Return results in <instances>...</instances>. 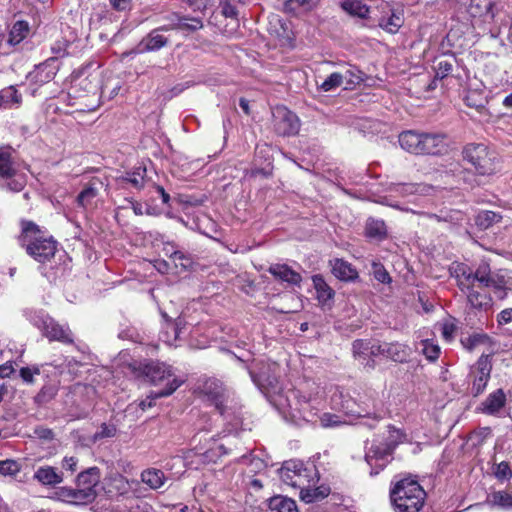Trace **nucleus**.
Returning a JSON list of instances; mask_svg holds the SVG:
<instances>
[{"label": "nucleus", "instance_id": "obj_38", "mask_svg": "<svg viewBox=\"0 0 512 512\" xmlns=\"http://www.w3.org/2000/svg\"><path fill=\"white\" fill-rule=\"evenodd\" d=\"M342 84L345 82V89L352 90L363 82V73L355 66H350L341 73Z\"/></svg>", "mask_w": 512, "mask_h": 512}, {"label": "nucleus", "instance_id": "obj_6", "mask_svg": "<svg viewBox=\"0 0 512 512\" xmlns=\"http://www.w3.org/2000/svg\"><path fill=\"white\" fill-rule=\"evenodd\" d=\"M15 150L10 146L0 147V178L6 181L11 192H21L27 184V176L18 170L14 161Z\"/></svg>", "mask_w": 512, "mask_h": 512}, {"label": "nucleus", "instance_id": "obj_53", "mask_svg": "<svg viewBox=\"0 0 512 512\" xmlns=\"http://www.w3.org/2000/svg\"><path fill=\"white\" fill-rule=\"evenodd\" d=\"M117 433V427L114 424L102 423L99 430L94 434V440L112 438Z\"/></svg>", "mask_w": 512, "mask_h": 512}, {"label": "nucleus", "instance_id": "obj_31", "mask_svg": "<svg viewBox=\"0 0 512 512\" xmlns=\"http://www.w3.org/2000/svg\"><path fill=\"white\" fill-rule=\"evenodd\" d=\"M454 273L457 285L462 292H465L467 288L474 286L473 271L468 265L464 263L458 264Z\"/></svg>", "mask_w": 512, "mask_h": 512}, {"label": "nucleus", "instance_id": "obj_3", "mask_svg": "<svg viewBox=\"0 0 512 512\" xmlns=\"http://www.w3.org/2000/svg\"><path fill=\"white\" fill-rule=\"evenodd\" d=\"M131 367L138 378H142L152 385L157 386L165 382L163 389L151 393L152 399L170 396L182 384V381L173 375L171 367L163 362L150 360L131 365Z\"/></svg>", "mask_w": 512, "mask_h": 512}, {"label": "nucleus", "instance_id": "obj_58", "mask_svg": "<svg viewBox=\"0 0 512 512\" xmlns=\"http://www.w3.org/2000/svg\"><path fill=\"white\" fill-rule=\"evenodd\" d=\"M78 459L74 456L64 457L62 461V468L65 470H69L71 472H75L77 469Z\"/></svg>", "mask_w": 512, "mask_h": 512}, {"label": "nucleus", "instance_id": "obj_16", "mask_svg": "<svg viewBox=\"0 0 512 512\" xmlns=\"http://www.w3.org/2000/svg\"><path fill=\"white\" fill-rule=\"evenodd\" d=\"M329 263L332 274L341 281L352 282L359 277L357 269L342 258H335Z\"/></svg>", "mask_w": 512, "mask_h": 512}, {"label": "nucleus", "instance_id": "obj_44", "mask_svg": "<svg viewBox=\"0 0 512 512\" xmlns=\"http://www.w3.org/2000/svg\"><path fill=\"white\" fill-rule=\"evenodd\" d=\"M319 0H287L284 4L286 11H294L301 8L303 11H309L318 4Z\"/></svg>", "mask_w": 512, "mask_h": 512}, {"label": "nucleus", "instance_id": "obj_4", "mask_svg": "<svg viewBox=\"0 0 512 512\" xmlns=\"http://www.w3.org/2000/svg\"><path fill=\"white\" fill-rule=\"evenodd\" d=\"M462 159L478 176H491L498 172L501 159L495 149L485 143H467L462 148Z\"/></svg>", "mask_w": 512, "mask_h": 512}, {"label": "nucleus", "instance_id": "obj_48", "mask_svg": "<svg viewBox=\"0 0 512 512\" xmlns=\"http://www.w3.org/2000/svg\"><path fill=\"white\" fill-rule=\"evenodd\" d=\"M57 393V389L53 385H44L35 396V401L39 404L47 403L52 400Z\"/></svg>", "mask_w": 512, "mask_h": 512}, {"label": "nucleus", "instance_id": "obj_39", "mask_svg": "<svg viewBox=\"0 0 512 512\" xmlns=\"http://www.w3.org/2000/svg\"><path fill=\"white\" fill-rule=\"evenodd\" d=\"M502 220V216L494 211H481L475 217V224L481 230H486L492 227L494 224L499 223Z\"/></svg>", "mask_w": 512, "mask_h": 512}, {"label": "nucleus", "instance_id": "obj_34", "mask_svg": "<svg viewBox=\"0 0 512 512\" xmlns=\"http://www.w3.org/2000/svg\"><path fill=\"white\" fill-rule=\"evenodd\" d=\"M269 508L277 512H298L296 502L288 497L276 495L269 499Z\"/></svg>", "mask_w": 512, "mask_h": 512}, {"label": "nucleus", "instance_id": "obj_46", "mask_svg": "<svg viewBox=\"0 0 512 512\" xmlns=\"http://www.w3.org/2000/svg\"><path fill=\"white\" fill-rule=\"evenodd\" d=\"M40 375V367L37 365L22 367L19 370V376L25 384L35 383V376Z\"/></svg>", "mask_w": 512, "mask_h": 512}, {"label": "nucleus", "instance_id": "obj_27", "mask_svg": "<svg viewBox=\"0 0 512 512\" xmlns=\"http://www.w3.org/2000/svg\"><path fill=\"white\" fill-rule=\"evenodd\" d=\"M506 404V395L502 389H497L488 395L485 401L482 403L483 412L488 415L498 413Z\"/></svg>", "mask_w": 512, "mask_h": 512}, {"label": "nucleus", "instance_id": "obj_56", "mask_svg": "<svg viewBox=\"0 0 512 512\" xmlns=\"http://www.w3.org/2000/svg\"><path fill=\"white\" fill-rule=\"evenodd\" d=\"M342 422L339 420V417L335 414L324 413L320 417V424L323 428L335 427L340 425Z\"/></svg>", "mask_w": 512, "mask_h": 512}, {"label": "nucleus", "instance_id": "obj_25", "mask_svg": "<svg viewBox=\"0 0 512 512\" xmlns=\"http://www.w3.org/2000/svg\"><path fill=\"white\" fill-rule=\"evenodd\" d=\"M365 236L369 239L383 241L388 237V230L384 220L368 218L365 224Z\"/></svg>", "mask_w": 512, "mask_h": 512}, {"label": "nucleus", "instance_id": "obj_62", "mask_svg": "<svg viewBox=\"0 0 512 512\" xmlns=\"http://www.w3.org/2000/svg\"><path fill=\"white\" fill-rule=\"evenodd\" d=\"M66 47H67V44L64 43V42H56L52 47H51V51L53 54L56 55V59L58 57H62L66 54Z\"/></svg>", "mask_w": 512, "mask_h": 512}, {"label": "nucleus", "instance_id": "obj_28", "mask_svg": "<svg viewBox=\"0 0 512 512\" xmlns=\"http://www.w3.org/2000/svg\"><path fill=\"white\" fill-rule=\"evenodd\" d=\"M404 24V18L401 13L390 10V14L387 16H382L378 20V25L380 28L385 30L390 34H395L399 31V29Z\"/></svg>", "mask_w": 512, "mask_h": 512}, {"label": "nucleus", "instance_id": "obj_57", "mask_svg": "<svg viewBox=\"0 0 512 512\" xmlns=\"http://www.w3.org/2000/svg\"><path fill=\"white\" fill-rule=\"evenodd\" d=\"M123 182L131 184L136 189H141L144 187V177L139 173L128 174L126 177L122 178Z\"/></svg>", "mask_w": 512, "mask_h": 512}, {"label": "nucleus", "instance_id": "obj_15", "mask_svg": "<svg viewBox=\"0 0 512 512\" xmlns=\"http://www.w3.org/2000/svg\"><path fill=\"white\" fill-rule=\"evenodd\" d=\"M177 20L176 23L162 25L154 30H158V33L167 32L170 30H182L187 32H195L203 27V22L200 18L180 16L175 14Z\"/></svg>", "mask_w": 512, "mask_h": 512}, {"label": "nucleus", "instance_id": "obj_50", "mask_svg": "<svg viewBox=\"0 0 512 512\" xmlns=\"http://www.w3.org/2000/svg\"><path fill=\"white\" fill-rule=\"evenodd\" d=\"M488 339L489 337L486 334H473L461 340V342L468 351H472L478 345L485 343Z\"/></svg>", "mask_w": 512, "mask_h": 512}, {"label": "nucleus", "instance_id": "obj_14", "mask_svg": "<svg viewBox=\"0 0 512 512\" xmlns=\"http://www.w3.org/2000/svg\"><path fill=\"white\" fill-rule=\"evenodd\" d=\"M383 347H385V358L395 363H407L412 355V348L406 343L383 342Z\"/></svg>", "mask_w": 512, "mask_h": 512}, {"label": "nucleus", "instance_id": "obj_51", "mask_svg": "<svg viewBox=\"0 0 512 512\" xmlns=\"http://www.w3.org/2000/svg\"><path fill=\"white\" fill-rule=\"evenodd\" d=\"M423 354L425 355L427 360L431 362L436 361L440 355V348L432 341L425 340L423 341Z\"/></svg>", "mask_w": 512, "mask_h": 512}, {"label": "nucleus", "instance_id": "obj_10", "mask_svg": "<svg viewBox=\"0 0 512 512\" xmlns=\"http://www.w3.org/2000/svg\"><path fill=\"white\" fill-rule=\"evenodd\" d=\"M477 374L472 383V393L478 396L484 392L492 370L491 355L482 354L476 363Z\"/></svg>", "mask_w": 512, "mask_h": 512}, {"label": "nucleus", "instance_id": "obj_20", "mask_svg": "<svg viewBox=\"0 0 512 512\" xmlns=\"http://www.w3.org/2000/svg\"><path fill=\"white\" fill-rule=\"evenodd\" d=\"M499 0H471L468 12L472 17L488 18L493 21L496 15L495 6Z\"/></svg>", "mask_w": 512, "mask_h": 512}, {"label": "nucleus", "instance_id": "obj_63", "mask_svg": "<svg viewBox=\"0 0 512 512\" xmlns=\"http://www.w3.org/2000/svg\"><path fill=\"white\" fill-rule=\"evenodd\" d=\"M109 1H110L111 6L117 11L126 10L129 7L130 2H131V0H109Z\"/></svg>", "mask_w": 512, "mask_h": 512}, {"label": "nucleus", "instance_id": "obj_55", "mask_svg": "<svg viewBox=\"0 0 512 512\" xmlns=\"http://www.w3.org/2000/svg\"><path fill=\"white\" fill-rule=\"evenodd\" d=\"M109 481L110 483L107 484L106 492L111 496L114 495L113 490L110 488L111 485H114L115 488L117 489L116 493H121V491L125 489L127 484L125 478L122 475H116L114 477H111Z\"/></svg>", "mask_w": 512, "mask_h": 512}, {"label": "nucleus", "instance_id": "obj_49", "mask_svg": "<svg viewBox=\"0 0 512 512\" xmlns=\"http://www.w3.org/2000/svg\"><path fill=\"white\" fill-rule=\"evenodd\" d=\"M372 273H373L374 278L380 283L389 284L392 281L388 271L385 269L384 265L381 263L373 262Z\"/></svg>", "mask_w": 512, "mask_h": 512}, {"label": "nucleus", "instance_id": "obj_5", "mask_svg": "<svg viewBox=\"0 0 512 512\" xmlns=\"http://www.w3.org/2000/svg\"><path fill=\"white\" fill-rule=\"evenodd\" d=\"M31 323L47 338L49 342H60L65 345L74 343L73 334L68 325H62L43 310L35 312Z\"/></svg>", "mask_w": 512, "mask_h": 512}, {"label": "nucleus", "instance_id": "obj_60", "mask_svg": "<svg viewBox=\"0 0 512 512\" xmlns=\"http://www.w3.org/2000/svg\"><path fill=\"white\" fill-rule=\"evenodd\" d=\"M368 354L373 357H376L379 355H382L385 357V347H383V343L372 344L370 342V348H369Z\"/></svg>", "mask_w": 512, "mask_h": 512}, {"label": "nucleus", "instance_id": "obj_29", "mask_svg": "<svg viewBox=\"0 0 512 512\" xmlns=\"http://www.w3.org/2000/svg\"><path fill=\"white\" fill-rule=\"evenodd\" d=\"M103 185L102 181L93 177L87 185L83 188V190L77 196V202L80 206L85 207L88 203H90L97 195L99 188Z\"/></svg>", "mask_w": 512, "mask_h": 512}, {"label": "nucleus", "instance_id": "obj_52", "mask_svg": "<svg viewBox=\"0 0 512 512\" xmlns=\"http://www.w3.org/2000/svg\"><path fill=\"white\" fill-rule=\"evenodd\" d=\"M494 475L500 481L510 480L512 478V470L509 462L502 461L497 464L494 470Z\"/></svg>", "mask_w": 512, "mask_h": 512}, {"label": "nucleus", "instance_id": "obj_22", "mask_svg": "<svg viewBox=\"0 0 512 512\" xmlns=\"http://www.w3.org/2000/svg\"><path fill=\"white\" fill-rule=\"evenodd\" d=\"M33 478L43 486L55 487L63 481V474L52 466H41L35 471Z\"/></svg>", "mask_w": 512, "mask_h": 512}, {"label": "nucleus", "instance_id": "obj_19", "mask_svg": "<svg viewBox=\"0 0 512 512\" xmlns=\"http://www.w3.org/2000/svg\"><path fill=\"white\" fill-rule=\"evenodd\" d=\"M268 272L275 278L289 285L298 286L302 282V276L299 272L293 270L287 264H274L268 269Z\"/></svg>", "mask_w": 512, "mask_h": 512}, {"label": "nucleus", "instance_id": "obj_61", "mask_svg": "<svg viewBox=\"0 0 512 512\" xmlns=\"http://www.w3.org/2000/svg\"><path fill=\"white\" fill-rule=\"evenodd\" d=\"M15 369L12 362H6L0 365V378H8L14 373Z\"/></svg>", "mask_w": 512, "mask_h": 512}, {"label": "nucleus", "instance_id": "obj_59", "mask_svg": "<svg viewBox=\"0 0 512 512\" xmlns=\"http://www.w3.org/2000/svg\"><path fill=\"white\" fill-rule=\"evenodd\" d=\"M497 320L499 324H508L512 322V308H506L502 310L498 314Z\"/></svg>", "mask_w": 512, "mask_h": 512}, {"label": "nucleus", "instance_id": "obj_13", "mask_svg": "<svg viewBox=\"0 0 512 512\" xmlns=\"http://www.w3.org/2000/svg\"><path fill=\"white\" fill-rule=\"evenodd\" d=\"M457 63L455 53L448 52L436 56L433 60L432 69L436 74V80H444L452 76Z\"/></svg>", "mask_w": 512, "mask_h": 512}, {"label": "nucleus", "instance_id": "obj_47", "mask_svg": "<svg viewBox=\"0 0 512 512\" xmlns=\"http://www.w3.org/2000/svg\"><path fill=\"white\" fill-rule=\"evenodd\" d=\"M370 341L366 339H356L352 343V352L354 358H365L368 355Z\"/></svg>", "mask_w": 512, "mask_h": 512}, {"label": "nucleus", "instance_id": "obj_41", "mask_svg": "<svg viewBox=\"0 0 512 512\" xmlns=\"http://www.w3.org/2000/svg\"><path fill=\"white\" fill-rule=\"evenodd\" d=\"M474 286H492L495 281L491 277L490 267L488 264L480 265L475 271H473Z\"/></svg>", "mask_w": 512, "mask_h": 512}, {"label": "nucleus", "instance_id": "obj_35", "mask_svg": "<svg viewBox=\"0 0 512 512\" xmlns=\"http://www.w3.org/2000/svg\"><path fill=\"white\" fill-rule=\"evenodd\" d=\"M57 497L67 503L71 504H88L85 500V493H81L79 488L61 487L56 492Z\"/></svg>", "mask_w": 512, "mask_h": 512}, {"label": "nucleus", "instance_id": "obj_64", "mask_svg": "<svg viewBox=\"0 0 512 512\" xmlns=\"http://www.w3.org/2000/svg\"><path fill=\"white\" fill-rule=\"evenodd\" d=\"M389 462L390 461L379 460L377 464L374 463V465H369L371 467L370 475H378L387 466Z\"/></svg>", "mask_w": 512, "mask_h": 512}, {"label": "nucleus", "instance_id": "obj_8", "mask_svg": "<svg viewBox=\"0 0 512 512\" xmlns=\"http://www.w3.org/2000/svg\"><path fill=\"white\" fill-rule=\"evenodd\" d=\"M282 480L285 484L299 489V495L309 486L318 482V472L315 468L304 467L303 464L294 465V469L286 467L282 473Z\"/></svg>", "mask_w": 512, "mask_h": 512}, {"label": "nucleus", "instance_id": "obj_45", "mask_svg": "<svg viewBox=\"0 0 512 512\" xmlns=\"http://www.w3.org/2000/svg\"><path fill=\"white\" fill-rule=\"evenodd\" d=\"M21 470V465L16 460L6 459L0 461V475L16 476Z\"/></svg>", "mask_w": 512, "mask_h": 512}, {"label": "nucleus", "instance_id": "obj_40", "mask_svg": "<svg viewBox=\"0 0 512 512\" xmlns=\"http://www.w3.org/2000/svg\"><path fill=\"white\" fill-rule=\"evenodd\" d=\"M341 7L348 14L359 18H366L369 13L368 6L359 0H344Z\"/></svg>", "mask_w": 512, "mask_h": 512}, {"label": "nucleus", "instance_id": "obj_54", "mask_svg": "<svg viewBox=\"0 0 512 512\" xmlns=\"http://www.w3.org/2000/svg\"><path fill=\"white\" fill-rule=\"evenodd\" d=\"M219 6L221 8V13L223 16L234 20L238 19V9L229 0H220Z\"/></svg>", "mask_w": 512, "mask_h": 512}, {"label": "nucleus", "instance_id": "obj_24", "mask_svg": "<svg viewBox=\"0 0 512 512\" xmlns=\"http://www.w3.org/2000/svg\"><path fill=\"white\" fill-rule=\"evenodd\" d=\"M31 32V27L28 21L25 20H17L13 23L12 27L9 30L7 37V45L9 47L16 46L20 44L24 39H26Z\"/></svg>", "mask_w": 512, "mask_h": 512}, {"label": "nucleus", "instance_id": "obj_42", "mask_svg": "<svg viewBox=\"0 0 512 512\" xmlns=\"http://www.w3.org/2000/svg\"><path fill=\"white\" fill-rule=\"evenodd\" d=\"M488 501L493 506L512 508V495L506 491L492 492L488 497Z\"/></svg>", "mask_w": 512, "mask_h": 512}, {"label": "nucleus", "instance_id": "obj_12", "mask_svg": "<svg viewBox=\"0 0 512 512\" xmlns=\"http://www.w3.org/2000/svg\"><path fill=\"white\" fill-rule=\"evenodd\" d=\"M169 44L170 40L168 37L164 36L162 33H158V30H151L137 44L134 52L138 54L156 52L167 47Z\"/></svg>", "mask_w": 512, "mask_h": 512}, {"label": "nucleus", "instance_id": "obj_1", "mask_svg": "<svg viewBox=\"0 0 512 512\" xmlns=\"http://www.w3.org/2000/svg\"><path fill=\"white\" fill-rule=\"evenodd\" d=\"M21 232L18 241L22 246L26 247V252L35 261L46 263L54 258L58 243L43 231L39 225L32 220H20Z\"/></svg>", "mask_w": 512, "mask_h": 512}, {"label": "nucleus", "instance_id": "obj_33", "mask_svg": "<svg viewBox=\"0 0 512 512\" xmlns=\"http://www.w3.org/2000/svg\"><path fill=\"white\" fill-rule=\"evenodd\" d=\"M331 492V489L328 485H320V486H309L302 492L301 500L306 503H312L316 501H321L325 499Z\"/></svg>", "mask_w": 512, "mask_h": 512}, {"label": "nucleus", "instance_id": "obj_43", "mask_svg": "<svg viewBox=\"0 0 512 512\" xmlns=\"http://www.w3.org/2000/svg\"><path fill=\"white\" fill-rule=\"evenodd\" d=\"M341 85V72H333L318 86V88L323 92H329L337 89Z\"/></svg>", "mask_w": 512, "mask_h": 512}, {"label": "nucleus", "instance_id": "obj_37", "mask_svg": "<svg viewBox=\"0 0 512 512\" xmlns=\"http://www.w3.org/2000/svg\"><path fill=\"white\" fill-rule=\"evenodd\" d=\"M141 480L148 485L151 489H159L164 485L165 475L159 469H147L142 472Z\"/></svg>", "mask_w": 512, "mask_h": 512}, {"label": "nucleus", "instance_id": "obj_17", "mask_svg": "<svg viewBox=\"0 0 512 512\" xmlns=\"http://www.w3.org/2000/svg\"><path fill=\"white\" fill-rule=\"evenodd\" d=\"M204 394L211 405L215 407L220 415H224L227 410L225 390L216 383H206L204 386Z\"/></svg>", "mask_w": 512, "mask_h": 512}, {"label": "nucleus", "instance_id": "obj_36", "mask_svg": "<svg viewBox=\"0 0 512 512\" xmlns=\"http://www.w3.org/2000/svg\"><path fill=\"white\" fill-rule=\"evenodd\" d=\"M22 103V95L15 86H8L0 90V109L11 108L12 105H20Z\"/></svg>", "mask_w": 512, "mask_h": 512}, {"label": "nucleus", "instance_id": "obj_26", "mask_svg": "<svg viewBox=\"0 0 512 512\" xmlns=\"http://www.w3.org/2000/svg\"><path fill=\"white\" fill-rule=\"evenodd\" d=\"M312 283L316 291V298L320 304L325 305L328 301L334 298L335 291L330 287L321 274L313 275Z\"/></svg>", "mask_w": 512, "mask_h": 512}, {"label": "nucleus", "instance_id": "obj_11", "mask_svg": "<svg viewBox=\"0 0 512 512\" xmlns=\"http://www.w3.org/2000/svg\"><path fill=\"white\" fill-rule=\"evenodd\" d=\"M447 148L445 134L422 133L420 155H442Z\"/></svg>", "mask_w": 512, "mask_h": 512}, {"label": "nucleus", "instance_id": "obj_21", "mask_svg": "<svg viewBox=\"0 0 512 512\" xmlns=\"http://www.w3.org/2000/svg\"><path fill=\"white\" fill-rule=\"evenodd\" d=\"M396 447V443H385L379 445H372L365 455V460L368 465L377 464L379 460L391 461V456Z\"/></svg>", "mask_w": 512, "mask_h": 512}, {"label": "nucleus", "instance_id": "obj_2", "mask_svg": "<svg viewBox=\"0 0 512 512\" xmlns=\"http://www.w3.org/2000/svg\"><path fill=\"white\" fill-rule=\"evenodd\" d=\"M426 498L427 493L424 488L411 477L391 482L389 500L394 512H421Z\"/></svg>", "mask_w": 512, "mask_h": 512}, {"label": "nucleus", "instance_id": "obj_30", "mask_svg": "<svg viewBox=\"0 0 512 512\" xmlns=\"http://www.w3.org/2000/svg\"><path fill=\"white\" fill-rule=\"evenodd\" d=\"M463 101L466 106L481 112L485 109L488 100L482 89H468L465 93Z\"/></svg>", "mask_w": 512, "mask_h": 512}, {"label": "nucleus", "instance_id": "obj_23", "mask_svg": "<svg viewBox=\"0 0 512 512\" xmlns=\"http://www.w3.org/2000/svg\"><path fill=\"white\" fill-rule=\"evenodd\" d=\"M422 133L415 130L403 131L399 135V144L405 151L420 155Z\"/></svg>", "mask_w": 512, "mask_h": 512}, {"label": "nucleus", "instance_id": "obj_9", "mask_svg": "<svg viewBox=\"0 0 512 512\" xmlns=\"http://www.w3.org/2000/svg\"><path fill=\"white\" fill-rule=\"evenodd\" d=\"M100 475L98 467H90L77 476V488L81 493H85L84 498L87 503L94 501L97 496L96 486L100 482Z\"/></svg>", "mask_w": 512, "mask_h": 512}, {"label": "nucleus", "instance_id": "obj_7", "mask_svg": "<svg viewBox=\"0 0 512 512\" xmlns=\"http://www.w3.org/2000/svg\"><path fill=\"white\" fill-rule=\"evenodd\" d=\"M299 117L286 106L278 105L272 112V127L278 136L291 137L299 133Z\"/></svg>", "mask_w": 512, "mask_h": 512}, {"label": "nucleus", "instance_id": "obj_32", "mask_svg": "<svg viewBox=\"0 0 512 512\" xmlns=\"http://www.w3.org/2000/svg\"><path fill=\"white\" fill-rule=\"evenodd\" d=\"M56 58H49L45 62L39 64L34 71V79L37 83H47L56 75V68L52 64Z\"/></svg>", "mask_w": 512, "mask_h": 512}, {"label": "nucleus", "instance_id": "obj_18", "mask_svg": "<svg viewBox=\"0 0 512 512\" xmlns=\"http://www.w3.org/2000/svg\"><path fill=\"white\" fill-rule=\"evenodd\" d=\"M490 286H471L464 292L471 307L475 309H486L491 306L492 298L488 291Z\"/></svg>", "mask_w": 512, "mask_h": 512}]
</instances>
